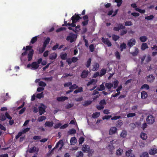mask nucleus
Instances as JSON below:
<instances>
[{"mask_svg": "<svg viewBox=\"0 0 157 157\" xmlns=\"http://www.w3.org/2000/svg\"><path fill=\"white\" fill-rule=\"evenodd\" d=\"M33 47L31 46H27L26 48L24 47L23 48V50H25L27 52L28 51H29L28 54L27 58L28 60L30 61L32 60L34 54V50L32 49Z\"/></svg>", "mask_w": 157, "mask_h": 157, "instance_id": "nucleus-1", "label": "nucleus"}, {"mask_svg": "<svg viewBox=\"0 0 157 157\" xmlns=\"http://www.w3.org/2000/svg\"><path fill=\"white\" fill-rule=\"evenodd\" d=\"M76 38V35L71 33H69V35L67 36L66 40L68 41H70V42L72 43L75 40Z\"/></svg>", "mask_w": 157, "mask_h": 157, "instance_id": "nucleus-2", "label": "nucleus"}, {"mask_svg": "<svg viewBox=\"0 0 157 157\" xmlns=\"http://www.w3.org/2000/svg\"><path fill=\"white\" fill-rule=\"evenodd\" d=\"M80 14H77L75 13V15L71 17V20L72 21L75 22H77L79 20L81 19L82 18L80 16H81Z\"/></svg>", "mask_w": 157, "mask_h": 157, "instance_id": "nucleus-3", "label": "nucleus"}, {"mask_svg": "<svg viewBox=\"0 0 157 157\" xmlns=\"http://www.w3.org/2000/svg\"><path fill=\"white\" fill-rule=\"evenodd\" d=\"M146 121L148 124H152L155 121V118L151 115H148L146 118Z\"/></svg>", "mask_w": 157, "mask_h": 157, "instance_id": "nucleus-4", "label": "nucleus"}, {"mask_svg": "<svg viewBox=\"0 0 157 157\" xmlns=\"http://www.w3.org/2000/svg\"><path fill=\"white\" fill-rule=\"evenodd\" d=\"M125 27L121 23H119L117 25V27H115L113 28V30L114 31H119L121 29H125Z\"/></svg>", "mask_w": 157, "mask_h": 157, "instance_id": "nucleus-5", "label": "nucleus"}, {"mask_svg": "<svg viewBox=\"0 0 157 157\" xmlns=\"http://www.w3.org/2000/svg\"><path fill=\"white\" fill-rule=\"evenodd\" d=\"M101 40L104 44L107 45L108 47H110L112 45L111 42L109 40L108 38L102 37Z\"/></svg>", "mask_w": 157, "mask_h": 157, "instance_id": "nucleus-6", "label": "nucleus"}, {"mask_svg": "<svg viewBox=\"0 0 157 157\" xmlns=\"http://www.w3.org/2000/svg\"><path fill=\"white\" fill-rule=\"evenodd\" d=\"M136 40L135 39H131L129 41L127 45L130 48H131L133 46L135 45L136 43Z\"/></svg>", "mask_w": 157, "mask_h": 157, "instance_id": "nucleus-7", "label": "nucleus"}, {"mask_svg": "<svg viewBox=\"0 0 157 157\" xmlns=\"http://www.w3.org/2000/svg\"><path fill=\"white\" fill-rule=\"evenodd\" d=\"M39 148H38L36 147L35 146H33L32 147L29 149L28 151L30 153H32L35 152H36L38 153L39 151Z\"/></svg>", "mask_w": 157, "mask_h": 157, "instance_id": "nucleus-8", "label": "nucleus"}, {"mask_svg": "<svg viewBox=\"0 0 157 157\" xmlns=\"http://www.w3.org/2000/svg\"><path fill=\"white\" fill-rule=\"evenodd\" d=\"M61 144V147L59 148V149H61L63 145V140H59L56 144L55 146L53 148V149H56L59 146V145Z\"/></svg>", "mask_w": 157, "mask_h": 157, "instance_id": "nucleus-9", "label": "nucleus"}, {"mask_svg": "<svg viewBox=\"0 0 157 157\" xmlns=\"http://www.w3.org/2000/svg\"><path fill=\"white\" fill-rule=\"evenodd\" d=\"M155 79V77L152 75H150L147 77V81L150 83L153 82Z\"/></svg>", "mask_w": 157, "mask_h": 157, "instance_id": "nucleus-10", "label": "nucleus"}, {"mask_svg": "<svg viewBox=\"0 0 157 157\" xmlns=\"http://www.w3.org/2000/svg\"><path fill=\"white\" fill-rule=\"evenodd\" d=\"M126 156L127 157H135L132 153V150L131 149L128 150L126 152Z\"/></svg>", "mask_w": 157, "mask_h": 157, "instance_id": "nucleus-11", "label": "nucleus"}, {"mask_svg": "<svg viewBox=\"0 0 157 157\" xmlns=\"http://www.w3.org/2000/svg\"><path fill=\"white\" fill-rule=\"evenodd\" d=\"M82 150L84 152H88L90 150V146L87 145H83Z\"/></svg>", "mask_w": 157, "mask_h": 157, "instance_id": "nucleus-12", "label": "nucleus"}, {"mask_svg": "<svg viewBox=\"0 0 157 157\" xmlns=\"http://www.w3.org/2000/svg\"><path fill=\"white\" fill-rule=\"evenodd\" d=\"M92 66L93 68L92 70L94 71L98 70L99 67V65L98 63H94Z\"/></svg>", "mask_w": 157, "mask_h": 157, "instance_id": "nucleus-13", "label": "nucleus"}, {"mask_svg": "<svg viewBox=\"0 0 157 157\" xmlns=\"http://www.w3.org/2000/svg\"><path fill=\"white\" fill-rule=\"evenodd\" d=\"M117 129L115 127H111L109 131V134L110 135H112L115 133L117 132Z\"/></svg>", "mask_w": 157, "mask_h": 157, "instance_id": "nucleus-14", "label": "nucleus"}, {"mask_svg": "<svg viewBox=\"0 0 157 157\" xmlns=\"http://www.w3.org/2000/svg\"><path fill=\"white\" fill-rule=\"evenodd\" d=\"M88 74V71L83 70L82 72L81 77L82 78H85L87 77Z\"/></svg>", "mask_w": 157, "mask_h": 157, "instance_id": "nucleus-15", "label": "nucleus"}, {"mask_svg": "<svg viewBox=\"0 0 157 157\" xmlns=\"http://www.w3.org/2000/svg\"><path fill=\"white\" fill-rule=\"evenodd\" d=\"M39 67V65L36 62H33L31 64V69L36 70Z\"/></svg>", "mask_w": 157, "mask_h": 157, "instance_id": "nucleus-16", "label": "nucleus"}, {"mask_svg": "<svg viewBox=\"0 0 157 157\" xmlns=\"http://www.w3.org/2000/svg\"><path fill=\"white\" fill-rule=\"evenodd\" d=\"M149 154L151 155H154L157 153V149L155 148L151 149L149 151Z\"/></svg>", "mask_w": 157, "mask_h": 157, "instance_id": "nucleus-17", "label": "nucleus"}, {"mask_svg": "<svg viewBox=\"0 0 157 157\" xmlns=\"http://www.w3.org/2000/svg\"><path fill=\"white\" fill-rule=\"evenodd\" d=\"M68 98L66 97L63 96L59 97L57 98V100L59 101H64L68 99Z\"/></svg>", "mask_w": 157, "mask_h": 157, "instance_id": "nucleus-18", "label": "nucleus"}, {"mask_svg": "<svg viewBox=\"0 0 157 157\" xmlns=\"http://www.w3.org/2000/svg\"><path fill=\"white\" fill-rule=\"evenodd\" d=\"M54 124L53 121H46L44 124L45 127H52Z\"/></svg>", "mask_w": 157, "mask_h": 157, "instance_id": "nucleus-19", "label": "nucleus"}, {"mask_svg": "<svg viewBox=\"0 0 157 157\" xmlns=\"http://www.w3.org/2000/svg\"><path fill=\"white\" fill-rule=\"evenodd\" d=\"M92 59L91 58H90L86 62L85 65L87 68H89L91 65Z\"/></svg>", "mask_w": 157, "mask_h": 157, "instance_id": "nucleus-20", "label": "nucleus"}, {"mask_svg": "<svg viewBox=\"0 0 157 157\" xmlns=\"http://www.w3.org/2000/svg\"><path fill=\"white\" fill-rule=\"evenodd\" d=\"M57 54L56 53H53L49 56V59L52 60L55 59L57 57Z\"/></svg>", "mask_w": 157, "mask_h": 157, "instance_id": "nucleus-21", "label": "nucleus"}, {"mask_svg": "<svg viewBox=\"0 0 157 157\" xmlns=\"http://www.w3.org/2000/svg\"><path fill=\"white\" fill-rule=\"evenodd\" d=\"M39 111L40 115L44 114L45 112V109L42 106L39 107Z\"/></svg>", "mask_w": 157, "mask_h": 157, "instance_id": "nucleus-22", "label": "nucleus"}, {"mask_svg": "<svg viewBox=\"0 0 157 157\" xmlns=\"http://www.w3.org/2000/svg\"><path fill=\"white\" fill-rule=\"evenodd\" d=\"M50 40V38L48 37H47L44 41L43 44V47L45 48L46 47L47 45L49 44Z\"/></svg>", "mask_w": 157, "mask_h": 157, "instance_id": "nucleus-23", "label": "nucleus"}, {"mask_svg": "<svg viewBox=\"0 0 157 157\" xmlns=\"http://www.w3.org/2000/svg\"><path fill=\"white\" fill-rule=\"evenodd\" d=\"M147 96V93L145 91H143L141 92V98L142 99L146 98Z\"/></svg>", "mask_w": 157, "mask_h": 157, "instance_id": "nucleus-24", "label": "nucleus"}, {"mask_svg": "<svg viewBox=\"0 0 157 157\" xmlns=\"http://www.w3.org/2000/svg\"><path fill=\"white\" fill-rule=\"evenodd\" d=\"M105 87L104 83H103L101 84L100 85L99 87H98L96 89V90L98 91H101L105 90Z\"/></svg>", "mask_w": 157, "mask_h": 157, "instance_id": "nucleus-25", "label": "nucleus"}, {"mask_svg": "<svg viewBox=\"0 0 157 157\" xmlns=\"http://www.w3.org/2000/svg\"><path fill=\"white\" fill-rule=\"evenodd\" d=\"M105 86L109 90L113 86V84L111 82L106 83Z\"/></svg>", "mask_w": 157, "mask_h": 157, "instance_id": "nucleus-26", "label": "nucleus"}, {"mask_svg": "<svg viewBox=\"0 0 157 157\" xmlns=\"http://www.w3.org/2000/svg\"><path fill=\"white\" fill-rule=\"evenodd\" d=\"M148 47L146 43H143L141 46V49L142 50H144L145 49L148 48Z\"/></svg>", "mask_w": 157, "mask_h": 157, "instance_id": "nucleus-27", "label": "nucleus"}, {"mask_svg": "<svg viewBox=\"0 0 157 157\" xmlns=\"http://www.w3.org/2000/svg\"><path fill=\"white\" fill-rule=\"evenodd\" d=\"M107 70L105 69H102L100 72V76L101 77L104 75L106 73Z\"/></svg>", "mask_w": 157, "mask_h": 157, "instance_id": "nucleus-28", "label": "nucleus"}, {"mask_svg": "<svg viewBox=\"0 0 157 157\" xmlns=\"http://www.w3.org/2000/svg\"><path fill=\"white\" fill-rule=\"evenodd\" d=\"M140 40L142 42H144L147 40V37L146 36H142L140 37Z\"/></svg>", "mask_w": 157, "mask_h": 157, "instance_id": "nucleus-29", "label": "nucleus"}, {"mask_svg": "<svg viewBox=\"0 0 157 157\" xmlns=\"http://www.w3.org/2000/svg\"><path fill=\"white\" fill-rule=\"evenodd\" d=\"M100 115V112H96L93 113L92 115V117L94 118H96L98 117Z\"/></svg>", "mask_w": 157, "mask_h": 157, "instance_id": "nucleus-30", "label": "nucleus"}, {"mask_svg": "<svg viewBox=\"0 0 157 157\" xmlns=\"http://www.w3.org/2000/svg\"><path fill=\"white\" fill-rule=\"evenodd\" d=\"M123 152V151L122 149L119 148L117 150L116 152V155L118 156H120L122 155Z\"/></svg>", "mask_w": 157, "mask_h": 157, "instance_id": "nucleus-31", "label": "nucleus"}, {"mask_svg": "<svg viewBox=\"0 0 157 157\" xmlns=\"http://www.w3.org/2000/svg\"><path fill=\"white\" fill-rule=\"evenodd\" d=\"M149 89V86L147 84L143 85L141 87L140 89H144L148 90Z\"/></svg>", "mask_w": 157, "mask_h": 157, "instance_id": "nucleus-32", "label": "nucleus"}, {"mask_svg": "<svg viewBox=\"0 0 157 157\" xmlns=\"http://www.w3.org/2000/svg\"><path fill=\"white\" fill-rule=\"evenodd\" d=\"M46 119V117L45 116H42L40 117H39L38 118L37 121L38 122H42L44 120H45Z\"/></svg>", "mask_w": 157, "mask_h": 157, "instance_id": "nucleus-33", "label": "nucleus"}, {"mask_svg": "<svg viewBox=\"0 0 157 157\" xmlns=\"http://www.w3.org/2000/svg\"><path fill=\"white\" fill-rule=\"evenodd\" d=\"M120 136L123 138H124L126 137L127 136V132L125 130H123L121 133L120 134Z\"/></svg>", "mask_w": 157, "mask_h": 157, "instance_id": "nucleus-34", "label": "nucleus"}, {"mask_svg": "<svg viewBox=\"0 0 157 157\" xmlns=\"http://www.w3.org/2000/svg\"><path fill=\"white\" fill-rule=\"evenodd\" d=\"M140 136L141 138L144 140H146L147 137V135L144 132H141V133Z\"/></svg>", "mask_w": 157, "mask_h": 157, "instance_id": "nucleus-35", "label": "nucleus"}, {"mask_svg": "<svg viewBox=\"0 0 157 157\" xmlns=\"http://www.w3.org/2000/svg\"><path fill=\"white\" fill-rule=\"evenodd\" d=\"M76 138L75 137H71L70 140L71 144L74 145L76 143Z\"/></svg>", "mask_w": 157, "mask_h": 157, "instance_id": "nucleus-36", "label": "nucleus"}, {"mask_svg": "<svg viewBox=\"0 0 157 157\" xmlns=\"http://www.w3.org/2000/svg\"><path fill=\"white\" fill-rule=\"evenodd\" d=\"M83 91V88L82 87H79L77 90L74 91V93L75 94H77L78 93L81 92Z\"/></svg>", "mask_w": 157, "mask_h": 157, "instance_id": "nucleus-37", "label": "nucleus"}, {"mask_svg": "<svg viewBox=\"0 0 157 157\" xmlns=\"http://www.w3.org/2000/svg\"><path fill=\"white\" fill-rule=\"evenodd\" d=\"M92 101H85L83 104V105L84 106H86L90 105Z\"/></svg>", "mask_w": 157, "mask_h": 157, "instance_id": "nucleus-38", "label": "nucleus"}, {"mask_svg": "<svg viewBox=\"0 0 157 157\" xmlns=\"http://www.w3.org/2000/svg\"><path fill=\"white\" fill-rule=\"evenodd\" d=\"M120 47L121 48V51H122L123 49H124L126 48V45L125 43H123L120 45Z\"/></svg>", "mask_w": 157, "mask_h": 157, "instance_id": "nucleus-39", "label": "nucleus"}, {"mask_svg": "<svg viewBox=\"0 0 157 157\" xmlns=\"http://www.w3.org/2000/svg\"><path fill=\"white\" fill-rule=\"evenodd\" d=\"M113 40L114 41H117L120 38L118 36L113 34L112 36Z\"/></svg>", "mask_w": 157, "mask_h": 157, "instance_id": "nucleus-40", "label": "nucleus"}, {"mask_svg": "<svg viewBox=\"0 0 157 157\" xmlns=\"http://www.w3.org/2000/svg\"><path fill=\"white\" fill-rule=\"evenodd\" d=\"M115 55L116 58L118 60H119L121 59V56L119 52L117 51L115 53Z\"/></svg>", "mask_w": 157, "mask_h": 157, "instance_id": "nucleus-41", "label": "nucleus"}, {"mask_svg": "<svg viewBox=\"0 0 157 157\" xmlns=\"http://www.w3.org/2000/svg\"><path fill=\"white\" fill-rule=\"evenodd\" d=\"M60 58L63 60H65L66 59L67 57V54L66 53H65L63 54H61L60 55Z\"/></svg>", "mask_w": 157, "mask_h": 157, "instance_id": "nucleus-42", "label": "nucleus"}, {"mask_svg": "<svg viewBox=\"0 0 157 157\" xmlns=\"http://www.w3.org/2000/svg\"><path fill=\"white\" fill-rule=\"evenodd\" d=\"M83 154L81 151H79L77 152L76 157H83Z\"/></svg>", "mask_w": 157, "mask_h": 157, "instance_id": "nucleus-43", "label": "nucleus"}, {"mask_svg": "<svg viewBox=\"0 0 157 157\" xmlns=\"http://www.w3.org/2000/svg\"><path fill=\"white\" fill-rule=\"evenodd\" d=\"M76 132V131L74 129H71L68 132V133L70 135L75 134Z\"/></svg>", "mask_w": 157, "mask_h": 157, "instance_id": "nucleus-44", "label": "nucleus"}, {"mask_svg": "<svg viewBox=\"0 0 157 157\" xmlns=\"http://www.w3.org/2000/svg\"><path fill=\"white\" fill-rule=\"evenodd\" d=\"M78 88V86L76 84H75L73 85H71V86L70 87L69 89L70 90H72L74 89H77Z\"/></svg>", "mask_w": 157, "mask_h": 157, "instance_id": "nucleus-45", "label": "nucleus"}, {"mask_svg": "<svg viewBox=\"0 0 157 157\" xmlns=\"http://www.w3.org/2000/svg\"><path fill=\"white\" fill-rule=\"evenodd\" d=\"M74 105V104H68L66 105L65 106V108L66 109H69L73 106Z\"/></svg>", "mask_w": 157, "mask_h": 157, "instance_id": "nucleus-46", "label": "nucleus"}, {"mask_svg": "<svg viewBox=\"0 0 157 157\" xmlns=\"http://www.w3.org/2000/svg\"><path fill=\"white\" fill-rule=\"evenodd\" d=\"M66 29V28L61 27L57 29L56 30V32L57 33H58L59 32L62 31L63 30H65Z\"/></svg>", "mask_w": 157, "mask_h": 157, "instance_id": "nucleus-47", "label": "nucleus"}, {"mask_svg": "<svg viewBox=\"0 0 157 157\" xmlns=\"http://www.w3.org/2000/svg\"><path fill=\"white\" fill-rule=\"evenodd\" d=\"M37 36H35V37H33L31 39V43L32 44H34L37 40Z\"/></svg>", "mask_w": 157, "mask_h": 157, "instance_id": "nucleus-48", "label": "nucleus"}, {"mask_svg": "<svg viewBox=\"0 0 157 157\" xmlns=\"http://www.w3.org/2000/svg\"><path fill=\"white\" fill-rule=\"evenodd\" d=\"M136 114L135 113H129L127 114V117H132L136 116Z\"/></svg>", "mask_w": 157, "mask_h": 157, "instance_id": "nucleus-49", "label": "nucleus"}, {"mask_svg": "<svg viewBox=\"0 0 157 157\" xmlns=\"http://www.w3.org/2000/svg\"><path fill=\"white\" fill-rule=\"evenodd\" d=\"M39 85L42 87H45L46 86V84L43 81H40L39 82Z\"/></svg>", "mask_w": 157, "mask_h": 157, "instance_id": "nucleus-50", "label": "nucleus"}, {"mask_svg": "<svg viewBox=\"0 0 157 157\" xmlns=\"http://www.w3.org/2000/svg\"><path fill=\"white\" fill-rule=\"evenodd\" d=\"M154 18L153 15H151L145 17V19L149 20H152Z\"/></svg>", "mask_w": 157, "mask_h": 157, "instance_id": "nucleus-51", "label": "nucleus"}, {"mask_svg": "<svg viewBox=\"0 0 157 157\" xmlns=\"http://www.w3.org/2000/svg\"><path fill=\"white\" fill-rule=\"evenodd\" d=\"M84 140L85 138L83 137L82 136L81 137H80L78 141L79 144H82L84 141Z\"/></svg>", "mask_w": 157, "mask_h": 157, "instance_id": "nucleus-52", "label": "nucleus"}, {"mask_svg": "<svg viewBox=\"0 0 157 157\" xmlns=\"http://www.w3.org/2000/svg\"><path fill=\"white\" fill-rule=\"evenodd\" d=\"M43 97L44 95L43 92L37 94L36 96V97L38 99H40L41 98H43Z\"/></svg>", "mask_w": 157, "mask_h": 157, "instance_id": "nucleus-53", "label": "nucleus"}, {"mask_svg": "<svg viewBox=\"0 0 157 157\" xmlns=\"http://www.w3.org/2000/svg\"><path fill=\"white\" fill-rule=\"evenodd\" d=\"M119 81L118 80H116L115 81H114L113 83V88L114 89L116 88L117 87Z\"/></svg>", "mask_w": 157, "mask_h": 157, "instance_id": "nucleus-54", "label": "nucleus"}, {"mask_svg": "<svg viewBox=\"0 0 157 157\" xmlns=\"http://www.w3.org/2000/svg\"><path fill=\"white\" fill-rule=\"evenodd\" d=\"M99 104L100 105L102 106H104V105L106 104V102L105 99H103L101 100L99 103Z\"/></svg>", "mask_w": 157, "mask_h": 157, "instance_id": "nucleus-55", "label": "nucleus"}, {"mask_svg": "<svg viewBox=\"0 0 157 157\" xmlns=\"http://www.w3.org/2000/svg\"><path fill=\"white\" fill-rule=\"evenodd\" d=\"M89 48L91 52H92L94 51V47L93 44H91L89 46Z\"/></svg>", "mask_w": 157, "mask_h": 157, "instance_id": "nucleus-56", "label": "nucleus"}, {"mask_svg": "<svg viewBox=\"0 0 157 157\" xmlns=\"http://www.w3.org/2000/svg\"><path fill=\"white\" fill-rule=\"evenodd\" d=\"M88 22L89 20H84L82 22L81 24L83 26H84L87 25L88 24Z\"/></svg>", "mask_w": 157, "mask_h": 157, "instance_id": "nucleus-57", "label": "nucleus"}, {"mask_svg": "<svg viewBox=\"0 0 157 157\" xmlns=\"http://www.w3.org/2000/svg\"><path fill=\"white\" fill-rule=\"evenodd\" d=\"M132 25V23L131 21H126L125 22V25L126 26H131Z\"/></svg>", "mask_w": 157, "mask_h": 157, "instance_id": "nucleus-58", "label": "nucleus"}, {"mask_svg": "<svg viewBox=\"0 0 157 157\" xmlns=\"http://www.w3.org/2000/svg\"><path fill=\"white\" fill-rule=\"evenodd\" d=\"M95 82V80L94 79H92L89 82L86 84L87 86H88L92 84L94 82Z\"/></svg>", "mask_w": 157, "mask_h": 157, "instance_id": "nucleus-59", "label": "nucleus"}, {"mask_svg": "<svg viewBox=\"0 0 157 157\" xmlns=\"http://www.w3.org/2000/svg\"><path fill=\"white\" fill-rule=\"evenodd\" d=\"M127 32V30H122L121 31L120 33V35L121 36H123L125 34H126Z\"/></svg>", "mask_w": 157, "mask_h": 157, "instance_id": "nucleus-60", "label": "nucleus"}, {"mask_svg": "<svg viewBox=\"0 0 157 157\" xmlns=\"http://www.w3.org/2000/svg\"><path fill=\"white\" fill-rule=\"evenodd\" d=\"M148 154L147 152H144L142 153V155L140 156V157H148Z\"/></svg>", "mask_w": 157, "mask_h": 157, "instance_id": "nucleus-61", "label": "nucleus"}, {"mask_svg": "<svg viewBox=\"0 0 157 157\" xmlns=\"http://www.w3.org/2000/svg\"><path fill=\"white\" fill-rule=\"evenodd\" d=\"M72 84L71 82H68L65 83L64 84V86L65 87H68L70 86H71Z\"/></svg>", "mask_w": 157, "mask_h": 157, "instance_id": "nucleus-62", "label": "nucleus"}, {"mask_svg": "<svg viewBox=\"0 0 157 157\" xmlns=\"http://www.w3.org/2000/svg\"><path fill=\"white\" fill-rule=\"evenodd\" d=\"M30 130V128H25L23 131H21L23 133H25L26 132H28Z\"/></svg>", "mask_w": 157, "mask_h": 157, "instance_id": "nucleus-63", "label": "nucleus"}, {"mask_svg": "<svg viewBox=\"0 0 157 157\" xmlns=\"http://www.w3.org/2000/svg\"><path fill=\"white\" fill-rule=\"evenodd\" d=\"M45 49V48L43 47L39 49V52L40 53H42L44 51Z\"/></svg>", "mask_w": 157, "mask_h": 157, "instance_id": "nucleus-64", "label": "nucleus"}]
</instances>
